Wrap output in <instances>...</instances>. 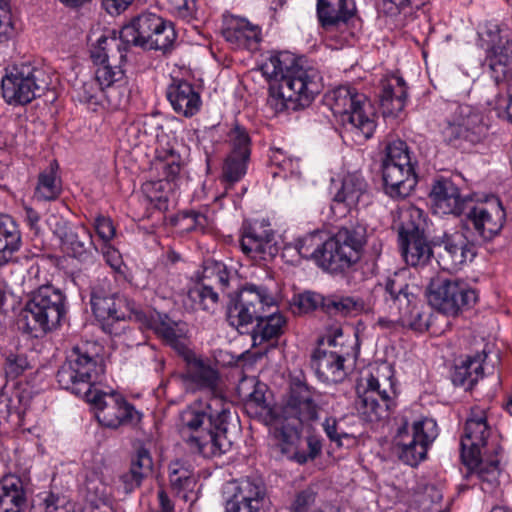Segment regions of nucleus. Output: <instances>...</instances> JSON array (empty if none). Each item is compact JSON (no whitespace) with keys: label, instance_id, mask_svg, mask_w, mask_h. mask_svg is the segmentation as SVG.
<instances>
[{"label":"nucleus","instance_id":"f257e3e1","mask_svg":"<svg viewBox=\"0 0 512 512\" xmlns=\"http://www.w3.org/2000/svg\"><path fill=\"white\" fill-rule=\"evenodd\" d=\"M258 70L269 82L268 103L276 110H298L308 106L322 89V76L317 67L290 54L270 55Z\"/></svg>","mask_w":512,"mask_h":512},{"label":"nucleus","instance_id":"f03ea898","mask_svg":"<svg viewBox=\"0 0 512 512\" xmlns=\"http://www.w3.org/2000/svg\"><path fill=\"white\" fill-rule=\"evenodd\" d=\"M315 396L316 391L306 383L304 377L293 376L282 417L271 416L270 421L264 420L266 425L271 426L270 431L281 443L283 452L295 449L293 459L299 464L314 460L322 452V440L316 435L307 437V451L297 450L301 427L318 420L319 407Z\"/></svg>","mask_w":512,"mask_h":512},{"label":"nucleus","instance_id":"7ed1b4c3","mask_svg":"<svg viewBox=\"0 0 512 512\" xmlns=\"http://www.w3.org/2000/svg\"><path fill=\"white\" fill-rule=\"evenodd\" d=\"M220 400L214 399L213 403L203 406L195 403L180 415L181 433L188 447L203 457L213 458L221 456L231 447V441L227 438V425L231 419L229 407H222L215 414H208L206 409H211L213 404Z\"/></svg>","mask_w":512,"mask_h":512},{"label":"nucleus","instance_id":"20e7f679","mask_svg":"<svg viewBox=\"0 0 512 512\" xmlns=\"http://www.w3.org/2000/svg\"><path fill=\"white\" fill-rule=\"evenodd\" d=\"M100 350V346L94 342L75 345L58 369L56 377L59 385L85 400L91 397L97 390L95 385L105 373Z\"/></svg>","mask_w":512,"mask_h":512},{"label":"nucleus","instance_id":"39448f33","mask_svg":"<svg viewBox=\"0 0 512 512\" xmlns=\"http://www.w3.org/2000/svg\"><path fill=\"white\" fill-rule=\"evenodd\" d=\"M334 115L339 116L347 133L356 142L369 139L376 128L372 107L365 95L349 86H340L326 97Z\"/></svg>","mask_w":512,"mask_h":512},{"label":"nucleus","instance_id":"423d86ee","mask_svg":"<svg viewBox=\"0 0 512 512\" xmlns=\"http://www.w3.org/2000/svg\"><path fill=\"white\" fill-rule=\"evenodd\" d=\"M367 241V227L363 223H349L342 226L329 239L324 241L322 269L337 273L349 269L361 255Z\"/></svg>","mask_w":512,"mask_h":512},{"label":"nucleus","instance_id":"0eeeda50","mask_svg":"<svg viewBox=\"0 0 512 512\" xmlns=\"http://www.w3.org/2000/svg\"><path fill=\"white\" fill-rule=\"evenodd\" d=\"M367 241V227L363 223H349L342 226L329 239L324 241L322 269L337 273L349 269L361 255Z\"/></svg>","mask_w":512,"mask_h":512},{"label":"nucleus","instance_id":"6e6552de","mask_svg":"<svg viewBox=\"0 0 512 512\" xmlns=\"http://www.w3.org/2000/svg\"><path fill=\"white\" fill-rule=\"evenodd\" d=\"M384 302L391 317L403 327L423 332L428 328L427 318L419 306L417 296L410 290L409 284L398 276L388 278L384 287Z\"/></svg>","mask_w":512,"mask_h":512},{"label":"nucleus","instance_id":"1a4fd4ad","mask_svg":"<svg viewBox=\"0 0 512 512\" xmlns=\"http://www.w3.org/2000/svg\"><path fill=\"white\" fill-rule=\"evenodd\" d=\"M382 177L385 191L392 198H405L416 187L417 177L404 141L397 139L386 146Z\"/></svg>","mask_w":512,"mask_h":512},{"label":"nucleus","instance_id":"9d476101","mask_svg":"<svg viewBox=\"0 0 512 512\" xmlns=\"http://www.w3.org/2000/svg\"><path fill=\"white\" fill-rule=\"evenodd\" d=\"M65 314V296L52 286L43 285L33 292L24 309L26 330L30 333H46L55 328Z\"/></svg>","mask_w":512,"mask_h":512},{"label":"nucleus","instance_id":"9b49d317","mask_svg":"<svg viewBox=\"0 0 512 512\" xmlns=\"http://www.w3.org/2000/svg\"><path fill=\"white\" fill-rule=\"evenodd\" d=\"M50 84L46 72L31 64L15 66L1 82L3 97L10 105H26L40 97Z\"/></svg>","mask_w":512,"mask_h":512},{"label":"nucleus","instance_id":"f8f14e48","mask_svg":"<svg viewBox=\"0 0 512 512\" xmlns=\"http://www.w3.org/2000/svg\"><path fill=\"white\" fill-rule=\"evenodd\" d=\"M463 215V228L472 231L484 242L499 235L506 221L505 209L495 195L476 201L472 198Z\"/></svg>","mask_w":512,"mask_h":512},{"label":"nucleus","instance_id":"ddd939ff","mask_svg":"<svg viewBox=\"0 0 512 512\" xmlns=\"http://www.w3.org/2000/svg\"><path fill=\"white\" fill-rule=\"evenodd\" d=\"M429 304L448 316H457L477 301V292L466 282L442 277L433 278L427 288Z\"/></svg>","mask_w":512,"mask_h":512},{"label":"nucleus","instance_id":"4468645a","mask_svg":"<svg viewBox=\"0 0 512 512\" xmlns=\"http://www.w3.org/2000/svg\"><path fill=\"white\" fill-rule=\"evenodd\" d=\"M436 421L425 418L400 427L394 438V453L405 464L416 466L426 458L428 446L436 439Z\"/></svg>","mask_w":512,"mask_h":512},{"label":"nucleus","instance_id":"2eb2a0df","mask_svg":"<svg viewBox=\"0 0 512 512\" xmlns=\"http://www.w3.org/2000/svg\"><path fill=\"white\" fill-rule=\"evenodd\" d=\"M90 303L93 314L109 334L116 333L115 324L125 319L126 314L122 309L124 305L134 311L130 302L112 291L107 279L100 280L92 287Z\"/></svg>","mask_w":512,"mask_h":512},{"label":"nucleus","instance_id":"dca6fc26","mask_svg":"<svg viewBox=\"0 0 512 512\" xmlns=\"http://www.w3.org/2000/svg\"><path fill=\"white\" fill-rule=\"evenodd\" d=\"M86 401L97 407L98 421L108 428L116 429L122 425H136L141 419V414L134 406L116 393L107 394L95 390V393Z\"/></svg>","mask_w":512,"mask_h":512},{"label":"nucleus","instance_id":"f3484780","mask_svg":"<svg viewBox=\"0 0 512 512\" xmlns=\"http://www.w3.org/2000/svg\"><path fill=\"white\" fill-rule=\"evenodd\" d=\"M488 125L484 116L470 105H457L447 120L444 135L450 141L465 140L475 144L480 142L487 133Z\"/></svg>","mask_w":512,"mask_h":512},{"label":"nucleus","instance_id":"a211bd4d","mask_svg":"<svg viewBox=\"0 0 512 512\" xmlns=\"http://www.w3.org/2000/svg\"><path fill=\"white\" fill-rule=\"evenodd\" d=\"M429 197L432 209L438 215L461 216L467 209L472 197L461 196L459 188L449 178H437L431 187Z\"/></svg>","mask_w":512,"mask_h":512},{"label":"nucleus","instance_id":"6ab92c4d","mask_svg":"<svg viewBox=\"0 0 512 512\" xmlns=\"http://www.w3.org/2000/svg\"><path fill=\"white\" fill-rule=\"evenodd\" d=\"M391 392V389H382L379 380L369 374L361 380L357 387L356 405L358 410L371 421L382 418L389 409Z\"/></svg>","mask_w":512,"mask_h":512},{"label":"nucleus","instance_id":"aec40b11","mask_svg":"<svg viewBox=\"0 0 512 512\" xmlns=\"http://www.w3.org/2000/svg\"><path fill=\"white\" fill-rule=\"evenodd\" d=\"M110 61L95 70V78L103 89L108 103L113 108H120L129 101L130 89L122 68Z\"/></svg>","mask_w":512,"mask_h":512},{"label":"nucleus","instance_id":"412c9836","mask_svg":"<svg viewBox=\"0 0 512 512\" xmlns=\"http://www.w3.org/2000/svg\"><path fill=\"white\" fill-rule=\"evenodd\" d=\"M499 447L493 446L491 453L494 456H487L484 452L476 455H469V457H461L464 465L467 467L468 472L466 477L468 479L476 478L479 481L480 488L485 493H492L499 485V477L501 469L499 460L497 458Z\"/></svg>","mask_w":512,"mask_h":512},{"label":"nucleus","instance_id":"4be33fe9","mask_svg":"<svg viewBox=\"0 0 512 512\" xmlns=\"http://www.w3.org/2000/svg\"><path fill=\"white\" fill-rule=\"evenodd\" d=\"M492 43L489 56V67L496 81L506 79L512 64V30L507 27L493 25L488 30Z\"/></svg>","mask_w":512,"mask_h":512},{"label":"nucleus","instance_id":"5701e85b","mask_svg":"<svg viewBox=\"0 0 512 512\" xmlns=\"http://www.w3.org/2000/svg\"><path fill=\"white\" fill-rule=\"evenodd\" d=\"M442 246L443 250L439 254L438 263L443 270L451 273L461 270L476 256L474 245L459 232L445 234Z\"/></svg>","mask_w":512,"mask_h":512},{"label":"nucleus","instance_id":"b1692460","mask_svg":"<svg viewBox=\"0 0 512 512\" xmlns=\"http://www.w3.org/2000/svg\"><path fill=\"white\" fill-rule=\"evenodd\" d=\"M491 429L487 423L485 412L480 409H472L467 418L464 434L461 438V457L469 455L488 454L487 440L490 437Z\"/></svg>","mask_w":512,"mask_h":512},{"label":"nucleus","instance_id":"393cba45","mask_svg":"<svg viewBox=\"0 0 512 512\" xmlns=\"http://www.w3.org/2000/svg\"><path fill=\"white\" fill-rule=\"evenodd\" d=\"M61 244L66 253L82 263L95 260L98 248L93 242L90 230L81 225L75 228L63 227L58 231Z\"/></svg>","mask_w":512,"mask_h":512},{"label":"nucleus","instance_id":"a878e982","mask_svg":"<svg viewBox=\"0 0 512 512\" xmlns=\"http://www.w3.org/2000/svg\"><path fill=\"white\" fill-rule=\"evenodd\" d=\"M166 96L173 110L186 118L196 115L202 106L200 93L195 86L182 79H172Z\"/></svg>","mask_w":512,"mask_h":512},{"label":"nucleus","instance_id":"bb28decb","mask_svg":"<svg viewBox=\"0 0 512 512\" xmlns=\"http://www.w3.org/2000/svg\"><path fill=\"white\" fill-rule=\"evenodd\" d=\"M256 286L251 284L244 286L238 293L237 301L230 310V318L232 324L237 326L240 333H248L251 336L252 347L256 346V326L249 329V325L253 324L256 314L255 307Z\"/></svg>","mask_w":512,"mask_h":512},{"label":"nucleus","instance_id":"cd10ccee","mask_svg":"<svg viewBox=\"0 0 512 512\" xmlns=\"http://www.w3.org/2000/svg\"><path fill=\"white\" fill-rule=\"evenodd\" d=\"M162 25V18L151 12H143L123 26L120 31V41L128 47L134 45L145 48L154 31Z\"/></svg>","mask_w":512,"mask_h":512},{"label":"nucleus","instance_id":"c85d7f7f","mask_svg":"<svg viewBox=\"0 0 512 512\" xmlns=\"http://www.w3.org/2000/svg\"><path fill=\"white\" fill-rule=\"evenodd\" d=\"M29 483L17 475L0 480V512H22L27 505Z\"/></svg>","mask_w":512,"mask_h":512},{"label":"nucleus","instance_id":"c756f323","mask_svg":"<svg viewBox=\"0 0 512 512\" xmlns=\"http://www.w3.org/2000/svg\"><path fill=\"white\" fill-rule=\"evenodd\" d=\"M344 361L345 358L338 353L319 348L312 355L311 366L321 381L338 383L347 375Z\"/></svg>","mask_w":512,"mask_h":512},{"label":"nucleus","instance_id":"7c9ffc66","mask_svg":"<svg viewBox=\"0 0 512 512\" xmlns=\"http://www.w3.org/2000/svg\"><path fill=\"white\" fill-rule=\"evenodd\" d=\"M355 11L353 0H317L318 20L325 29L347 23Z\"/></svg>","mask_w":512,"mask_h":512},{"label":"nucleus","instance_id":"2f4dec72","mask_svg":"<svg viewBox=\"0 0 512 512\" xmlns=\"http://www.w3.org/2000/svg\"><path fill=\"white\" fill-rule=\"evenodd\" d=\"M484 352L466 356L457 360L451 371V381L455 386L471 389L484 375L483 363L486 359Z\"/></svg>","mask_w":512,"mask_h":512},{"label":"nucleus","instance_id":"473e14b6","mask_svg":"<svg viewBox=\"0 0 512 512\" xmlns=\"http://www.w3.org/2000/svg\"><path fill=\"white\" fill-rule=\"evenodd\" d=\"M407 97V86L402 77L394 76L383 81L379 96L383 114L397 116L404 109Z\"/></svg>","mask_w":512,"mask_h":512},{"label":"nucleus","instance_id":"72a5a7b5","mask_svg":"<svg viewBox=\"0 0 512 512\" xmlns=\"http://www.w3.org/2000/svg\"><path fill=\"white\" fill-rule=\"evenodd\" d=\"M153 460L150 452L146 448H139L136 455L131 459V465L128 472L123 473L119 480L125 493L132 492L139 487L143 479L151 474Z\"/></svg>","mask_w":512,"mask_h":512},{"label":"nucleus","instance_id":"f704fd0d","mask_svg":"<svg viewBox=\"0 0 512 512\" xmlns=\"http://www.w3.org/2000/svg\"><path fill=\"white\" fill-rule=\"evenodd\" d=\"M168 477L172 490L185 501L190 500L197 484L191 465L181 460L171 462L168 466Z\"/></svg>","mask_w":512,"mask_h":512},{"label":"nucleus","instance_id":"c9c22d12","mask_svg":"<svg viewBox=\"0 0 512 512\" xmlns=\"http://www.w3.org/2000/svg\"><path fill=\"white\" fill-rule=\"evenodd\" d=\"M222 34L227 42L234 44L238 48L251 51H254L256 48V27L245 18L231 17L228 19Z\"/></svg>","mask_w":512,"mask_h":512},{"label":"nucleus","instance_id":"e433bc0d","mask_svg":"<svg viewBox=\"0 0 512 512\" xmlns=\"http://www.w3.org/2000/svg\"><path fill=\"white\" fill-rule=\"evenodd\" d=\"M366 191L367 183L362 175L357 172L348 173L343 177L341 188L333 198L332 209L341 204L349 209L355 207L365 196Z\"/></svg>","mask_w":512,"mask_h":512},{"label":"nucleus","instance_id":"4c0bfd02","mask_svg":"<svg viewBox=\"0 0 512 512\" xmlns=\"http://www.w3.org/2000/svg\"><path fill=\"white\" fill-rule=\"evenodd\" d=\"M399 245L405 262L413 267L425 266L433 256L425 234L399 239Z\"/></svg>","mask_w":512,"mask_h":512},{"label":"nucleus","instance_id":"58836bf2","mask_svg":"<svg viewBox=\"0 0 512 512\" xmlns=\"http://www.w3.org/2000/svg\"><path fill=\"white\" fill-rule=\"evenodd\" d=\"M21 245V235L16 222L0 213V267L7 264Z\"/></svg>","mask_w":512,"mask_h":512},{"label":"nucleus","instance_id":"ea45409f","mask_svg":"<svg viewBox=\"0 0 512 512\" xmlns=\"http://www.w3.org/2000/svg\"><path fill=\"white\" fill-rule=\"evenodd\" d=\"M127 48L120 39H116L112 36H100L96 44H93L91 47V58L93 62L101 66L110 61H119L122 62L126 58L125 52Z\"/></svg>","mask_w":512,"mask_h":512},{"label":"nucleus","instance_id":"a19ab883","mask_svg":"<svg viewBox=\"0 0 512 512\" xmlns=\"http://www.w3.org/2000/svg\"><path fill=\"white\" fill-rule=\"evenodd\" d=\"M367 310L365 301L355 296L330 295L324 302V312L331 316H357Z\"/></svg>","mask_w":512,"mask_h":512},{"label":"nucleus","instance_id":"79ce46f5","mask_svg":"<svg viewBox=\"0 0 512 512\" xmlns=\"http://www.w3.org/2000/svg\"><path fill=\"white\" fill-rule=\"evenodd\" d=\"M247 357L249 361L244 364V372L252 370L254 365V355H251L249 351L240 355L242 359ZM237 393L244 403L245 411L253 420L256 417V377L244 373L238 383Z\"/></svg>","mask_w":512,"mask_h":512},{"label":"nucleus","instance_id":"37998d69","mask_svg":"<svg viewBox=\"0 0 512 512\" xmlns=\"http://www.w3.org/2000/svg\"><path fill=\"white\" fill-rule=\"evenodd\" d=\"M58 163L50 162L38 176V183L35 188L34 197L40 201L55 200L61 193V179L58 175Z\"/></svg>","mask_w":512,"mask_h":512},{"label":"nucleus","instance_id":"c03bdc74","mask_svg":"<svg viewBox=\"0 0 512 512\" xmlns=\"http://www.w3.org/2000/svg\"><path fill=\"white\" fill-rule=\"evenodd\" d=\"M425 218L423 211L409 206L400 212L399 239L424 234Z\"/></svg>","mask_w":512,"mask_h":512},{"label":"nucleus","instance_id":"a18cd8bd","mask_svg":"<svg viewBox=\"0 0 512 512\" xmlns=\"http://www.w3.org/2000/svg\"><path fill=\"white\" fill-rule=\"evenodd\" d=\"M294 247L301 257L313 259L322 268L320 256L324 255V242H322L321 232L314 231L296 239Z\"/></svg>","mask_w":512,"mask_h":512},{"label":"nucleus","instance_id":"49530a36","mask_svg":"<svg viewBox=\"0 0 512 512\" xmlns=\"http://www.w3.org/2000/svg\"><path fill=\"white\" fill-rule=\"evenodd\" d=\"M285 323L279 308L272 309L267 315H258V335L265 341L277 339L282 334Z\"/></svg>","mask_w":512,"mask_h":512},{"label":"nucleus","instance_id":"de8ad7c7","mask_svg":"<svg viewBox=\"0 0 512 512\" xmlns=\"http://www.w3.org/2000/svg\"><path fill=\"white\" fill-rule=\"evenodd\" d=\"M261 232H258V258L269 261L279 252L277 235L269 221L262 220Z\"/></svg>","mask_w":512,"mask_h":512},{"label":"nucleus","instance_id":"09e8293b","mask_svg":"<svg viewBox=\"0 0 512 512\" xmlns=\"http://www.w3.org/2000/svg\"><path fill=\"white\" fill-rule=\"evenodd\" d=\"M188 299L192 302L194 309H201L210 313L216 310L218 305V293L210 286L195 285L187 293Z\"/></svg>","mask_w":512,"mask_h":512},{"label":"nucleus","instance_id":"8fccbe9b","mask_svg":"<svg viewBox=\"0 0 512 512\" xmlns=\"http://www.w3.org/2000/svg\"><path fill=\"white\" fill-rule=\"evenodd\" d=\"M186 379L199 389H213L217 384L218 375L211 367L197 362L187 372Z\"/></svg>","mask_w":512,"mask_h":512},{"label":"nucleus","instance_id":"3c124183","mask_svg":"<svg viewBox=\"0 0 512 512\" xmlns=\"http://www.w3.org/2000/svg\"><path fill=\"white\" fill-rule=\"evenodd\" d=\"M266 276L260 285H258V300L268 309H278L281 301V293L279 284L265 271Z\"/></svg>","mask_w":512,"mask_h":512},{"label":"nucleus","instance_id":"603ef678","mask_svg":"<svg viewBox=\"0 0 512 512\" xmlns=\"http://www.w3.org/2000/svg\"><path fill=\"white\" fill-rule=\"evenodd\" d=\"M157 31H154L150 41L147 43L144 49L146 50H160L164 53L169 51L176 39V33L173 26L170 23L165 22L162 19V25H160Z\"/></svg>","mask_w":512,"mask_h":512},{"label":"nucleus","instance_id":"864d4df0","mask_svg":"<svg viewBox=\"0 0 512 512\" xmlns=\"http://www.w3.org/2000/svg\"><path fill=\"white\" fill-rule=\"evenodd\" d=\"M229 139L231 142L230 155L249 160L251 154V140L247 131L243 127L236 125L230 131Z\"/></svg>","mask_w":512,"mask_h":512},{"label":"nucleus","instance_id":"5fc2aeb1","mask_svg":"<svg viewBox=\"0 0 512 512\" xmlns=\"http://www.w3.org/2000/svg\"><path fill=\"white\" fill-rule=\"evenodd\" d=\"M159 168L163 170L165 182L173 181L181 171L180 156L173 148L158 151Z\"/></svg>","mask_w":512,"mask_h":512},{"label":"nucleus","instance_id":"6e6d98bb","mask_svg":"<svg viewBox=\"0 0 512 512\" xmlns=\"http://www.w3.org/2000/svg\"><path fill=\"white\" fill-rule=\"evenodd\" d=\"M247 162L244 158L229 154L222 167V180L229 184L238 182L246 173Z\"/></svg>","mask_w":512,"mask_h":512},{"label":"nucleus","instance_id":"4d7b16f0","mask_svg":"<svg viewBox=\"0 0 512 512\" xmlns=\"http://www.w3.org/2000/svg\"><path fill=\"white\" fill-rule=\"evenodd\" d=\"M429 0H382V10L387 15H397L399 13H411L423 7Z\"/></svg>","mask_w":512,"mask_h":512},{"label":"nucleus","instance_id":"13d9d810","mask_svg":"<svg viewBox=\"0 0 512 512\" xmlns=\"http://www.w3.org/2000/svg\"><path fill=\"white\" fill-rule=\"evenodd\" d=\"M240 490H242V487ZM254 500H256V492L249 491L245 495L242 491H239L226 501L225 512H255L252 505Z\"/></svg>","mask_w":512,"mask_h":512},{"label":"nucleus","instance_id":"bf43d9fd","mask_svg":"<svg viewBox=\"0 0 512 512\" xmlns=\"http://www.w3.org/2000/svg\"><path fill=\"white\" fill-rule=\"evenodd\" d=\"M240 248L242 253L250 260H254L256 247V231L252 222L245 220L240 234Z\"/></svg>","mask_w":512,"mask_h":512},{"label":"nucleus","instance_id":"052dcab7","mask_svg":"<svg viewBox=\"0 0 512 512\" xmlns=\"http://www.w3.org/2000/svg\"><path fill=\"white\" fill-rule=\"evenodd\" d=\"M326 297L315 292H304L295 299L294 303L297 305L300 312L308 313L310 311L321 308L324 311V302Z\"/></svg>","mask_w":512,"mask_h":512},{"label":"nucleus","instance_id":"680f3d73","mask_svg":"<svg viewBox=\"0 0 512 512\" xmlns=\"http://www.w3.org/2000/svg\"><path fill=\"white\" fill-rule=\"evenodd\" d=\"M101 93L103 94V89L95 77L84 81L77 89L78 99L85 103H97Z\"/></svg>","mask_w":512,"mask_h":512},{"label":"nucleus","instance_id":"e2e57ef3","mask_svg":"<svg viewBox=\"0 0 512 512\" xmlns=\"http://www.w3.org/2000/svg\"><path fill=\"white\" fill-rule=\"evenodd\" d=\"M176 326L175 322L165 316L164 319L161 318L158 323H155L154 329L168 344L176 347L179 342V333Z\"/></svg>","mask_w":512,"mask_h":512},{"label":"nucleus","instance_id":"0e129e2a","mask_svg":"<svg viewBox=\"0 0 512 512\" xmlns=\"http://www.w3.org/2000/svg\"><path fill=\"white\" fill-rule=\"evenodd\" d=\"M323 429L330 441L342 445V439L349 438L350 434L342 427V420L328 417L322 424Z\"/></svg>","mask_w":512,"mask_h":512},{"label":"nucleus","instance_id":"69168bd1","mask_svg":"<svg viewBox=\"0 0 512 512\" xmlns=\"http://www.w3.org/2000/svg\"><path fill=\"white\" fill-rule=\"evenodd\" d=\"M40 512H70L68 500L64 496L48 493L39 505Z\"/></svg>","mask_w":512,"mask_h":512},{"label":"nucleus","instance_id":"338daca9","mask_svg":"<svg viewBox=\"0 0 512 512\" xmlns=\"http://www.w3.org/2000/svg\"><path fill=\"white\" fill-rule=\"evenodd\" d=\"M93 225L98 237L104 244L109 243L114 238L116 230L109 217L98 215L95 217Z\"/></svg>","mask_w":512,"mask_h":512},{"label":"nucleus","instance_id":"774afa93","mask_svg":"<svg viewBox=\"0 0 512 512\" xmlns=\"http://www.w3.org/2000/svg\"><path fill=\"white\" fill-rule=\"evenodd\" d=\"M30 368L29 361L24 354H10L6 358L5 370L7 375L17 377Z\"/></svg>","mask_w":512,"mask_h":512}]
</instances>
